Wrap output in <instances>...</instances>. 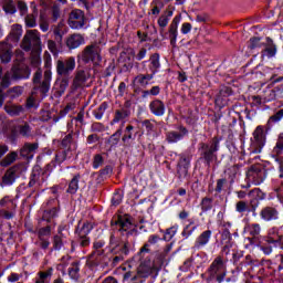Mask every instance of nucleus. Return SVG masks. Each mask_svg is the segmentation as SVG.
Returning <instances> with one entry per match:
<instances>
[{"label":"nucleus","instance_id":"nucleus-1","mask_svg":"<svg viewBox=\"0 0 283 283\" xmlns=\"http://www.w3.org/2000/svg\"><path fill=\"white\" fill-rule=\"evenodd\" d=\"M33 94H40L42 98L48 96L50 92L51 83H52V71L46 70L43 71L41 69H36L33 74Z\"/></svg>","mask_w":283,"mask_h":283},{"label":"nucleus","instance_id":"nucleus-2","mask_svg":"<svg viewBox=\"0 0 283 283\" xmlns=\"http://www.w3.org/2000/svg\"><path fill=\"white\" fill-rule=\"evenodd\" d=\"M209 276L206 279L207 283H210L212 280H217L218 283L224 282L227 277V262L222 255H218L210 266L208 268Z\"/></svg>","mask_w":283,"mask_h":283},{"label":"nucleus","instance_id":"nucleus-3","mask_svg":"<svg viewBox=\"0 0 283 283\" xmlns=\"http://www.w3.org/2000/svg\"><path fill=\"white\" fill-rule=\"evenodd\" d=\"M77 144L72 138V133L67 134L61 142L60 151L55 155V160L59 165L70 160L77 149Z\"/></svg>","mask_w":283,"mask_h":283},{"label":"nucleus","instance_id":"nucleus-4","mask_svg":"<svg viewBox=\"0 0 283 283\" xmlns=\"http://www.w3.org/2000/svg\"><path fill=\"white\" fill-rule=\"evenodd\" d=\"M111 252L113 255V264H118V262H123L127 255H129V242L123 241L116 238L114 234L111 235L109 239Z\"/></svg>","mask_w":283,"mask_h":283},{"label":"nucleus","instance_id":"nucleus-5","mask_svg":"<svg viewBox=\"0 0 283 283\" xmlns=\"http://www.w3.org/2000/svg\"><path fill=\"white\" fill-rule=\"evenodd\" d=\"M21 48L24 52L43 50V42H41L39 30H28L22 39Z\"/></svg>","mask_w":283,"mask_h":283},{"label":"nucleus","instance_id":"nucleus-6","mask_svg":"<svg viewBox=\"0 0 283 283\" xmlns=\"http://www.w3.org/2000/svg\"><path fill=\"white\" fill-rule=\"evenodd\" d=\"M201 147V160H205V165L207 167H211V161L218 158L216 151H218L220 147V139L218 137H213L210 144H200Z\"/></svg>","mask_w":283,"mask_h":283},{"label":"nucleus","instance_id":"nucleus-7","mask_svg":"<svg viewBox=\"0 0 283 283\" xmlns=\"http://www.w3.org/2000/svg\"><path fill=\"white\" fill-rule=\"evenodd\" d=\"M83 63H98L101 61V48L98 44H91L84 48L81 54Z\"/></svg>","mask_w":283,"mask_h":283},{"label":"nucleus","instance_id":"nucleus-8","mask_svg":"<svg viewBox=\"0 0 283 283\" xmlns=\"http://www.w3.org/2000/svg\"><path fill=\"white\" fill-rule=\"evenodd\" d=\"M76 67V60L74 57H69L66 60H57L56 62V72L59 76L67 77L74 69Z\"/></svg>","mask_w":283,"mask_h":283},{"label":"nucleus","instance_id":"nucleus-9","mask_svg":"<svg viewBox=\"0 0 283 283\" xmlns=\"http://www.w3.org/2000/svg\"><path fill=\"white\" fill-rule=\"evenodd\" d=\"M69 27L72 30H81L85 28V12L81 9L72 10L69 15Z\"/></svg>","mask_w":283,"mask_h":283},{"label":"nucleus","instance_id":"nucleus-10","mask_svg":"<svg viewBox=\"0 0 283 283\" xmlns=\"http://www.w3.org/2000/svg\"><path fill=\"white\" fill-rule=\"evenodd\" d=\"M266 178V172L260 166H252L247 172V180L252 185H262Z\"/></svg>","mask_w":283,"mask_h":283},{"label":"nucleus","instance_id":"nucleus-11","mask_svg":"<svg viewBox=\"0 0 283 283\" xmlns=\"http://www.w3.org/2000/svg\"><path fill=\"white\" fill-rule=\"evenodd\" d=\"M253 137L254 140L252 142L251 154H260L262 151V147H264V143H266L264 128L262 126H258L253 133Z\"/></svg>","mask_w":283,"mask_h":283},{"label":"nucleus","instance_id":"nucleus-12","mask_svg":"<svg viewBox=\"0 0 283 283\" xmlns=\"http://www.w3.org/2000/svg\"><path fill=\"white\" fill-rule=\"evenodd\" d=\"M23 174V166H12L9 168L4 176L2 177V185L4 187L12 186L13 182H17V178Z\"/></svg>","mask_w":283,"mask_h":283},{"label":"nucleus","instance_id":"nucleus-13","mask_svg":"<svg viewBox=\"0 0 283 283\" xmlns=\"http://www.w3.org/2000/svg\"><path fill=\"white\" fill-rule=\"evenodd\" d=\"M263 222H277L280 220V210L277 207L265 206L259 213Z\"/></svg>","mask_w":283,"mask_h":283},{"label":"nucleus","instance_id":"nucleus-14","mask_svg":"<svg viewBox=\"0 0 283 283\" xmlns=\"http://www.w3.org/2000/svg\"><path fill=\"white\" fill-rule=\"evenodd\" d=\"M10 74L12 81H23V78H30L32 71L30 70V66L14 65L12 66Z\"/></svg>","mask_w":283,"mask_h":283},{"label":"nucleus","instance_id":"nucleus-15","mask_svg":"<svg viewBox=\"0 0 283 283\" xmlns=\"http://www.w3.org/2000/svg\"><path fill=\"white\" fill-rule=\"evenodd\" d=\"M87 78H90V73L85 72L84 70L76 71L71 85L72 92L83 90V87H85V83H87Z\"/></svg>","mask_w":283,"mask_h":283},{"label":"nucleus","instance_id":"nucleus-16","mask_svg":"<svg viewBox=\"0 0 283 283\" xmlns=\"http://www.w3.org/2000/svg\"><path fill=\"white\" fill-rule=\"evenodd\" d=\"M90 231H92V226L90 223H83L82 228L77 231V243L80 247H90Z\"/></svg>","mask_w":283,"mask_h":283},{"label":"nucleus","instance_id":"nucleus-17","mask_svg":"<svg viewBox=\"0 0 283 283\" xmlns=\"http://www.w3.org/2000/svg\"><path fill=\"white\" fill-rule=\"evenodd\" d=\"M65 43L69 50H76V48H81L85 43V38L81 33H73L66 38Z\"/></svg>","mask_w":283,"mask_h":283},{"label":"nucleus","instance_id":"nucleus-18","mask_svg":"<svg viewBox=\"0 0 283 283\" xmlns=\"http://www.w3.org/2000/svg\"><path fill=\"white\" fill-rule=\"evenodd\" d=\"M263 48L264 49L261 52V56L263 59L264 56H266L268 59H273V56L277 54V46H275V43H273V40L271 38L265 39Z\"/></svg>","mask_w":283,"mask_h":283},{"label":"nucleus","instance_id":"nucleus-19","mask_svg":"<svg viewBox=\"0 0 283 283\" xmlns=\"http://www.w3.org/2000/svg\"><path fill=\"white\" fill-rule=\"evenodd\" d=\"M21 36H23V27H21V24H13L11 25L7 41H10L11 43H19V41H21Z\"/></svg>","mask_w":283,"mask_h":283},{"label":"nucleus","instance_id":"nucleus-20","mask_svg":"<svg viewBox=\"0 0 283 283\" xmlns=\"http://www.w3.org/2000/svg\"><path fill=\"white\" fill-rule=\"evenodd\" d=\"M0 60L1 63H10L12 61V46L8 42H0Z\"/></svg>","mask_w":283,"mask_h":283},{"label":"nucleus","instance_id":"nucleus-21","mask_svg":"<svg viewBox=\"0 0 283 283\" xmlns=\"http://www.w3.org/2000/svg\"><path fill=\"white\" fill-rule=\"evenodd\" d=\"M211 235H213L211 230L201 232L195 241V249H202V247H207L211 240Z\"/></svg>","mask_w":283,"mask_h":283},{"label":"nucleus","instance_id":"nucleus-22","mask_svg":"<svg viewBox=\"0 0 283 283\" xmlns=\"http://www.w3.org/2000/svg\"><path fill=\"white\" fill-rule=\"evenodd\" d=\"M178 23H180V18L175 17L169 27V39L172 48H176V41L178 39Z\"/></svg>","mask_w":283,"mask_h":283},{"label":"nucleus","instance_id":"nucleus-23","mask_svg":"<svg viewBox=\"0 0 283 283\" xmlns=\"http://www.w3.org/2000/svg\"><path fill=\"white\" fill-rule=\"evenodd\" d=\"M103 260H105V250H97V251H93L88 255L87 262L91 266H98V264H101Z\"/></svg>","mask_w":283,"mask_h":283},{"label":"nucleus","instance_id":"nucleus-24","mask_svg":"<svg viewBox=\"0 0 283 283\" xmlns=\"http://www.w3.org/2000/svg\"><path fill=\"white\" fill-rule=\"evenodd\" d=\"M188 130L186 127H179V132L172 130L167 134L168 143H178V140H182L185 136H187Z\"/></svg>","mask_w":283,"mask_h":283},{"label":"nucleus","instance_id":"nucleus-25","mask_svg":"<svg viewBox=\"0 0 283 283\" xmlns=\"http://www.w3.org/2000/svg\"><path fill=\"white\" fill-rule=\"evenodd\" d=\"M125 118H129V111L125 108H120L115 111V115L113 120L111 122V125H115V123H122L119 127H125Z\"/></svg>","mask_w":283,"mask_h":283},{"label":"nucleus","instance_id":"nucleus-26","mask_svg":"<svg viewBox=\"0 0 283 283\" xmlns=\"http://www.w3.org/2000/svg\"><path fill=\"white\" fill-rule=\"evenodd\" d=\"M149 109L154 116H165V103L160 99L150 102Z\"/></svg>","mask_w":283,"mask_h":283},{"label":"nucleus","instance_id":"nucleus-27","mask_svg":"<svg viewBox=\"0 0 283 283\" xmlns=\"http://www.w3.org/2000/svg\"><path fill=\"white\" fill-rule=\"evenodd\" d=\"M115 224L119 227V231H127L128 229H132V217L127 214L119 216L115 221Z\"/></svg>","mask_w":283,"mask_h":283},{"label":"nucleus","instance_id":"nucleus-28","mask_svg":"<svg viewBox=\"0 0 283 283\" xmlns=\"http://www.w3.org/2000/svg\"><path fill=\"white\" fill-rule=\"evenodd\" d=\"M67 87H70V78L67 77H63L62 80L55 82V93L56 96H62L65 94V90H67Z\"/></svg>","mask_w":283,"mask_h":283},{"label":"nucleus","instance_id":"nucleus-29","mask_svg":"<svg viewBox=\"0 0 283 283\" xmlns=\"http://www.w3.org/2000/svg\"><path fill=\"white\" fill-rule=\"evenodd\" d=\"M4 112H7L9 116H21V114L24 112V108L21 105L7 104L4 105Z\"/></svg>","mask_w":283,"mask_h":283},{"label":"nucleus","instance_id":"nucleus-30","mask_svg":"<svg viewBox=\"0 0 283 283\" xmlns=\"http://www.w3.org/2000/svg\"><path fill=\"white\" fill-rule=\"evenodd\" d=\"M158 242H160V237L157 234H151L148 238L147 243H145L144 247L140 249L138 253L139 258H143V253H149V247H151V244H158Z\"/></svg>","mask_w":283,"mask_h":283},{"label":"nucleus","instance_id":"nucleus-31","mask_svg":"<svg viewBox=\"0 0 283 283\" xmlns=\"http://www.w3.org/2000/svg\"><path fill=\"white\" fill-rule=\"evenodd\" d=\"M69 276L71 280H78L81 277V261H74L69 268Z\"/></svg>","mask_w":283,"mask_h":283},{"label":"nucleus","instance_id":"nucleus-32","mask_svg":"<svg viewBox=\"0 0 283 283\" xmlns=\"http://www.w3.org/2000/svg\"><path fill=\"white\" fill-rule=\"evenodd\" d=\"M149 71L156 74L160 70V54L154 53L149 57Z\"/></svg>","mask_w":283,"mask_h":283},{"label":"nucleus","instance_id":"nucleus-33","mask_svg":"<svg viewBox=\"0 0 283 283\" xmlns=\"http://www.w3.org/2000/svg\"><path fill=\"white\" fill-rule=\"evenodd\" d=\"M224 174L230 185H233V182H235V178H238V174H240V168L238 166H230L224 170Z\"/></svg>","mask_w":283,"mask_h":283},{"label":"nucleus","instance_id":"nucleus-34","mask_svg":"<svg viewBox=\"0 0 283 283\" xmlns=\"http://www.w3.org/2000/svg\"><path fill=\"white\" fill-rule=\"evenodd\" d=\"M81 180V174H76L71 181L69 182L67 192L71 193V196H74L76 191H78V181Z\"/></svg>","mask_w":283,"mask_h":283},{"label":"nucleus","instance_id":"nucleus-35","mask_svg":"<svg viewBox=\"0 0 283 283\" xmlns=\"http://www.w3.org/2000/svg\"><path fill=\"white\" fill-rule=\"evenodd\" d=\"M43 52V49H38L35 51H31V65L33 67H38V70H41V53Z\"/></svg>","mask_w":283,"mask_h":283},{"label":"nucleus","instance_id":"nucleus-36","mask_svg":"<svg viewBox=\"0 0 283 283\" xmlns=\"http://www.w3.org/2000/svg\"><path fill=\"white\" fill-rule=\"evenodd\" d=\"M23 86H13L7 91V96L14 101V98H19V96L23 95Z\"/></svg>","mask_w":283,"mask_h":283},{"label":"nucleus","instance_id":"nucleus-37","mask_svg":"<svg viewBox=\"0 0 283 283\" xmlns=\"http://www.w3.org/2000/svg\"><path fill=\"white\" fill-rule=\"evenodd\" d=\"M56 216H59V209L56 207H53L52 209L45 210L43 212L42 220H44L45 222H52V220H54Z\"/></svg>","mask_w":283,"mask_h":283},{"label":"nucleus","instance_id":"nucleus-38","mask_svg":"<svg viewBox=\"0 0 283 283\" xmlns=\"http://www.w3.org/2000/svg\"><path fill=\"white\" fill-rule=\"evenodd\" d=\"M18 157H19V154H17V151H12V153L8 154L1 160V163H0L1 167H10V165H12V163H14Z\"/></svg>","mask_w":283,"mask_h":283},{"label":"nucleus","instance_id":"nucleus-39","mask_svg":"<svg viewBox=\"0 0 283 283\" xmlns=\"http://www.w3.org/2000/svg\"><path fill=\"white\" fill-rule=\"evenodd\" d=\"M63 28H65V22L63 21H60L57 25L54 27L53 34L56 41H63V34H65V32H63Z\"/></svg>","mask_w":283,"mask_h":283},{"label":"nucleus","instance_id":"nucleus-40","mask_svg":"<svg viewBox=\"0 0 283 283\" xmlns=\"http://www.w3.org/2000/svg\"><path fill=\"white\" fill-rule=\"evenodd\" d=\"M39 149V144L33 143H27L20 150L21 156H28L29 154H32V151H36Z\"/></svg>","mask_w":283,"mask_h":283},{"label":"nucleus","instance_id":"nucleus-41","mask_svg":"<svg viewBox=\"0 0 283 283\" xmlns=\"http://www.w3.org/2000/svg\"><path fill=\"white\" fill-rule=\"evenodd\" d=\"M120 136H123V126L119 127L109 138L108 143L111 144V147H116L118 143L120 142Z\"/></svg>","mask_w":283,"mask_h":283},{"label":"nucleus","instance_id":"nucleus-42","mask_svg":"<svg viewBox=\"0 0 283 283\" xmlns=\"http://www.w3.org/2000/svg\"><path fill=\"white\" fill-rule=\"evenodd\" d=\"M119 61H123L124 67H126V70H132V67H134V63L132 62V56L127 55V52L125 51L120 53Z\"/></svg>","mask_w":283,"mask_h":283},{"label":"nucleus","instance_id":"nucleus-43","mask_svg":"<svg viewBox=\"0 0 283 283\" xmlns=\"http://www.w3.org/2000/svg\"><path fill=\"white\" fill-rule=\"evenodd\" d=\"M139 266H149L151 271H158L163 266V261L151 262V260L142 261Z\"/></svg>","mask_w":283,"mask_h":283},{"label":"nucleus","instance_id":"nucleus-44","mask_svg":"<svg viewBox=\"0 0 283 283\" xmlns=\"http://www.w3.org/2000/svg\"><path fill=\"white\" fill-rule=\"evenodd\" d=\"M282 118H283V109H280L269 118L268 126L273 127V125H275V123H280Z\"/></svg>","mask_w":283,"mask_h":283},{"label":"nucleus","instance_id":"nucleus-45","mask_svg":"<svg viewBox=\"0 0 283 283\" xmlns=\"http://www.w3.org/2000/svg\"><path fill=\"white\" fill-rule=\"evenodd\" d=\"M17 129H18V133L20 134V136L28 137V136H30V134H32V127H30V124H28V123L19 125Z\"/></svg>","mask_w":283,"mask_h":283},{"label":"nucleus","instance_id":"nucleus-46","mask_svg":"<svg viewBox=\"0 0 283 283\" xmlns=\"http://www.w3.org/2000/svg\"><path fill=\"white\" fill-rule=\"evenodd\" d=\"M61 18V7L59 4H53L51 8V21L56 23Z\"/></svg>","mask_w":283,"mask_h":283},{"label":"nucleus","instance_id":"nucleus-47","mask_svg":"<svg viewBox=\"0 0 283 283\" xmlns=\"http://www.w3.org/2000/svg\"><path fill=\"white\" fill-rule=\"evenodd\" d=\"M3 10L7 14H14V12H17V6L14 4V1L12 0L4 1Z\"/></svg>","mask_w":283,"mask_h":283},{"label":"nucleus","instance_id":"nucleus-48","mask_svg":"<svg viewBox=\"0 0 283 283\" xmlns=\"http://www.w3.org/2000/svg\"><path fill=\"white\" fill-rule=\"evenodd\" d=\"M154 273V270H151L150 266L139 265L137 270L138 277H147L148 275H151Z\"/></svg>","mask_w":283,"mask_h":283},{"label":"nucleus","instance_id":"nucleus-49","mask_svg":"<svg viewBox=\"0 0 283 283\" xmlns=\"http://www.w3.org/2000/svg\"><path fill=\"white\" fill-rule=\"evenodd\" d=\"M12 78V74L10 72L4 73L1 77L0 90H8L10 87V80Z\"/></svg>","mask_w":283,"mask_h":283},{"label":"nucleus","instance_id":"nucleus-50","mask_svg":"<svg viewBox=\"0 0 283 283\" xmlns=\"http://www.w3.org/2000/svg\"><path fill=\"white\" fill-rule=\"evenodd\" d=\"M105 109H107V103H102L94 112V116L96 120H101L103 116L105 115Z\"/></svg>","mask_w":283,"mask_h":283},{"label":"nucleus","instance_id":"nucleus-51","mask_svg":"<svg viewBox=\"0 0 283 283\" xmlns=\"http://www.w3.org/2000/svg\"><path fill=\"white\" fill-rule=\"evenodd\" d=\"M24 23L28 28H36V14L30 13L24 18Z\"/></svg>","mask_w":283,"mask_h":283},{"label":"nucleus","instance_id":"nucleus-52","mask_svg":"<svg viewBox=\"0 0 283 283\" xmlns=\"http://www.w3.org/2000/svg\"><path fill=\"white\" fill-rule=\"evenodd\" d=\"M250 50H255L258 48H264V42H262V38H251L249 41Z\"/></svg>","mask_w":283,"mask_h":283},{"label":"nucleus","instance_id":"nucleus-53","mask_svg":"<svg viewBox=\"0 0 283 283\" xmlns=\"http://www.w3.org/2000/svg\"><path fill=\"white\" fill-rule=\"evenodd\" d=\"M261 232L262 228L260 227V223H252L249 226V233L252 235V238H258Z\"/></svg>","mask_w":283,"mask_h":283},{"label":"nucleus","instance_id":"nucleus-54","mask_svg":"<svg viewBox=\"0 0 283 283\" xmlns=\"http://www.w3.org/2000/svg\"><path fill=\"white\" fill-rule=\"evenodd\" d=\"M212 208H213V199H211L209 197H205L201 200V209H202V211H211Z\"/></svg>","mask_w":283,"mask_h":283},{"label":"nucleus","instance_id":"nucleus-55","mask_svg":"<svg viewBox=\"0 0 283 283\" xmlns=\"http://www.w3.org/2000/svg\"><path fill=\"white\" fill-rule=\"evenodd\" d=\"M134 126L128 125L125 129V134L122 137L123 143H127V140H134Z\"/></svg>","mask_w":283,"mask_h":283},{"label":"nucleus","instance_id":"nucleus-56","mask_svg":"<svg viewBox=\"0 0 283 283\" xmlns=\"http://www.w3.org/2000/svg\"><path fill=\"white\" fill-rule=\"evenodd\" d=\"M52 275V269L46 272H39V277L35 279V283H48V277Z\"/></svg>","mask_w":283,"mask_h":283},{"label":"nucleus","instance_id":"nucleus-57","mask_svg":"<svg viewBox=\"0 0 283 283\" xmlns=\"http://www.w3.org/2000/svg\"><path fill=\"white\" fill-rule=\"evenodd\" d=\"M235 211L237 213H244L249 211V203L244 200L238 201L235 203Z\"/></svg>","mask_w":283,"mask_h":283},{"label":"nucleus","instance_id":"nucleus-58","mask_svg":"<svg viewBox=\"0 0 283 283\" xmlns=\"http://www.w3.org/2000/svg\"><path fill=\"white\" fill-rule=\"evenodd\" d=\"M51 233H52V227L46 226V227H44V228H41V229L38 231V238H39V239L50 238Z\"/></svg>","mask_w":283,"mask_h":283},{"label":"nucleus","instance_id":"nucleus-59","mask_svg":"<svg viewBox=\"0 0 283 283\" xmlns=\"http://www.w3.org/2000/svg\"><path fill=\"white\" fill-rule=\"evenodd\" d=\"M195 224L193 220L189 221V224L185 227L184 231H182V235L186 238H189L190 235H193V231H196V229H198V226L192 227V229H190V227Z\"/></svg>","mask_w":283,"mask_h":283},{"label":"nucleus","instance_id":"nucleus-60","mask_svg":"<svg viewBox=\"0 0 283 283\" xmlns=\"http://www.w3.org/2000/svg\"><path fill=\"white\" fill-rule=\"evenodd\" d=\"M53 249L54 251H61L63 249V237L59 234L53 237Z\"/></svg>","mask_w":283,"mask_h":283},{"label":"nucleus","instance_id":"nucleus-61","mask_svg":"<svg viewBox=\"0 0 283 283\" xmlns=\"http://www.w3.org/2000/svg\"><path fill=\"white\" fill-rule=\"evenodd\" d=\"M40 30H42L43 32H48V30H50V20H48V18H45V15H40Z\"/></svg>","mask_w":283,"mask_h":283},{"label":"nucleus","instance_id":"nucleus-62","mask_svg":"<svg viewBox=\"0 0 283 283\" xmlns=\"http://www.w3.org/2000/svg\"><path fill=\"white\" fill-rule=\"evenodd\" d=\"M171 249H174V243H169L165 247L164 252L160 253L159 255V262H161V264H164L165 262V258H167V255H169V253H171Z\"/></svg>","mask_w":283,"mask_h":283},{"label":"nucleus","instance_id":"nucleus-63","mask_svg":"<svg viewBox=\"0 0 283 283\" xmlns=\"http://www.w3.org/2000/svg\"><path fill=\"white\" fill-rule=\"evenodd\" d=\"M189 174V168H185L182 166H177V176L179 180H185Z\"/></svg>","mask_w":283,"mask_h":283},{"label":"nucleus","instance_id":"nucleus-64","mask_svg":"<svg viewBox=\"0 0 283 283\" xmlns=\"http://www.w3.org/2000/svg\"><path fill=\"white\" fill-rule=\"evenodd\" d=\"M273 151L277 156H280V154H282V151H283V135L282 134L279 136V139L276 142V145H275Z\"/></svg>","mask_w":283,"mask_h":283}]
</instances>
